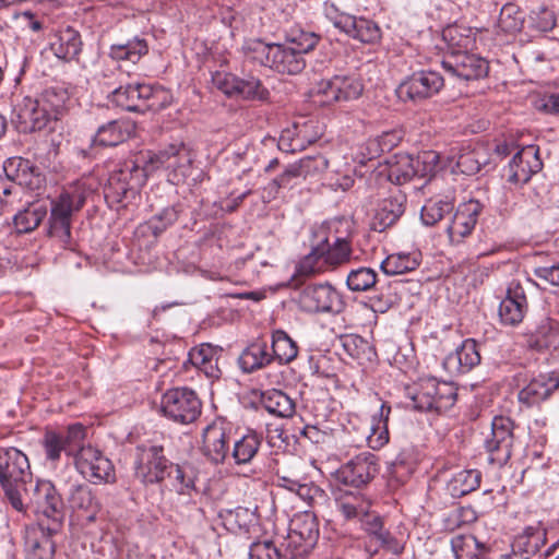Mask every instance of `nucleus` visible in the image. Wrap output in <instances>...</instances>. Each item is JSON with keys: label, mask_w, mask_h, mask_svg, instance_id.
I'll return each mask as SVG.
<instances>
[{"label": "nucleus", "mask_w": 559, "mask_h": 559, "mask_svg": "<svg viewBox=\"0 0 559 559\" xmlns=\"http://www.w3.org/2000/svg\"><path fill=\"white\" fill-rule=\"evenodd\" d=\"M146 181V171L136 159H127L114 169L104 186V198L111 209L127 207Z\"/></svg>", "instance_id": "obj_1"}, {"label": "nucleus", "mask_w": 559, "mask_h": 559, "mask_svg": "<svg viewBox=\"0 0 559 559\" xmlns=\"http://www.w3.org/2000/svg\"><path fill=\"white\" fill-rule=\"evenodd\" d=\"M32 472L27 456L16 448L0 449V486L16 511L24 508L22 491L27 492Z\"/></svg>", "instance_id": "obj_2"}, {"label": "nucleus", "mask_w": 559, "mask_h": 559, "mask_svg": "<svg viewBox=\"0 0 559 559\" xmlns=\"http://www.w3.org/2000/svg\"><path fill=\"white\" fill-rule=\"evenodd\" d=\"M314 237L318 241L312 243L310 252L299 262L300 273L312 274L349 261L352 246L348 238L336 237L331 243L324 229L317 231Z\"/></svg>", "instance_id": "obj_3"}, {"label": "nucleus", "mask_w": 559, "mask_h": 559, "mask_svg": "<svg viewBox=\"0 0 559 559\" xmlns=\"http://www.w3.org/2000/svg\"><path fill=\"white\" fill-rule=\"evenodd\" d=\"M171 463L163 445L143 443L135 447L134 476L145 486L162 484L167 479Z\"/></svg>", "instance_id": "obj_4"}, {"label": "nucleus", "mask_w": 559, "mask_h": 559, "mask_svg": "<svg viewBox=\"0 0 559 559\" xmlns=\"http://www.w3.org/2000/svg\"><path fill=\"white\" fill-rule=\"evenodd\" d=\"M439 155L433 151L423 152L413 157L409 154H396L394 160L389 163L388 179L402 186L414 177H431L437 170Z\"/></svg>", "instance_id": "obj_5"}, {"label": "nucleus", "mask_w": 559, "mask_h": 559, "mask_svg": "<svg viewBox=\"0 0 559 559\" xmlns=\"http://www.w3.org/2000/svg\"><path fill=\"white\" fill-rule=\"evenodd\" d=\"M160 412L166 418L177 424L189 425L200 417L202 402L193 390L174 388L163 394Z\"/></svg>", "instance_id": "obj_6"}, {"label": "nucleus", "mask_w": 559, "mask_h": 559, "mask_svg": "<svg viewBox=\"0 0 559 559\" xmlns=\"http://www.w3.org/2000/svg\"><path fill=\"white\" fill-rule=\"evenodd\" d=\"M85 438L86 428L80 423L69 425L63 431L47 429L41 439L46 460L56 465L62 453L74 457Z\"/></svg>", "instance_id": "obj_7"}, {"label": "nucleus", "mask_w": 559, "mask_h": 559, "mask_svg": "<svg viewBox=\"0 0 559 559\" xmlns=\"http://www.w3.org/2000/svg\"><path fill=\"white\" fill-rule=\"evenodd\" d=\"M324 14L336 28L361 43L374 44L381 38V29L376 22L343 12L332 2L324 3Z\"/></svg>", "instance_id": "obj_8"}, {"label": "nucleus", "mask_w": 559, "mask_h": 559, "mask_svg": "<svg viewBox=\"0 0 559 559\" xmlns=\"http://www.w3.org/2000/svg\"><path fill=\"white\" fill-rule=\"evenodd\" d=\"M514 421L510 417L495 416L490 433L484 440L488 461L498 467L504 466L512 456Z\"/></svg>", "instance_id": "obj_9"}, {"label": "nucleus", "mask_w": 559, "mask_h": 559, "mask_svg": "<svg viewBox=\"0 0 559 559\" xmlns=\"http://www.w3.org/2000/svg\"><path fill=\"white\" fill-rule=\"evenodd\" d=\"M213 83L228 97L261 103L270 99V91L259 78L251 74L239 78L233 73L216 72L213 75Z\"/></svg>", "instance_id": "obj_10"}, {"label": "nucleus", "mask_w": 559, "mask_h": 559, "mask_svg": "<svg viewBox=\"0 0 559 559\" xmlns=\"http://www.w3.org/2000/svg\"><path fill=\"white\" fill-rule=\"evenodd\" d=\"M319 539V523L313 513L304 512L290 521L289 532L284 544L286 551L296 559H304L313 549Z\"/></svg>", "instance_id": "obj_11"}, {"label": "nucleus", "mask_w": 559, "mask_h": 559, "mask_svg": "<svg viewBox=\"0 0 559 559\" xmlns=\"http://www.w3.org/2000/svg\"><path fill=\"white\" fill-rule=\"evenodd\" d=\"M378 472V457L370 452H361L342 464L333 476L337 485L362 489Z\"/></svg>", "instance_id": "obj_12"}, {"label": "nucleus", "mask_w": 559, "mask_h": 559, "mask_svg": "<svg viewBox=\"0 0 559 559\" xmlns=\"http://www.w3.org/2000/svg\"><path fill=\"white\" fill-rule=\"evenodd\" d=\"M364 84L356 74H337L331 79L321 80L313 87V95L321 97L322 105L337 102H349L361 96Z\"/></svg>", "instance_id": "obj_13"}, {"label": "nucleus", "mask_w": 559, "mask_h": 559, "mask_svg": "<svg viewBox=\"0 0 559 559\" xmlns=\"http://www.w3.org/2000/svg\"><path fill=\"white\" fill-rule=\"evenodd\" d=\"M298 302L300 308L309 313L338 314L346 306L343 296L330 284H313L304 287Z\"/></svg>", "instance_id": "obj_14"}, {"label": "nucleus", "mask_w": 559, "mask_h": 559, "mask_svg": "<svg viewBox=\"0 0 559 559\" xmlns=\"http://www.w3.org/2000/svg\"><path fill=\"white\" fill-rule=\"evenodd\" d=\"M193 158L194 154L186 143L174 142L156 153L150 160L157 167L165 166L170 169L169 180L179 185L191 175Z\"/></svg>", "instance_id": "obj_15"}, {"label": "nucleus", "mask_w": 559, "mask_h": 559, "mask_svg": "<svg viewBox=\"0 0 559 559\" xmlns=\"http://www.w3.org/2000/svg\"><path fill=\"white\" fill-rule=\"evenodd\" d=\"M74 464L78 472L94 484L111 483L115 480V469L111 461L103 453L82 443L74 456Z\"/></svg>", "instance_id": "obj_16"}, {"label": "nucleus", "mask_w": 559, "mask_h": 559, "mask_svg": "<svg viewBox=\"0 0 559 559\" xmlns=\"http://www.w3.org/2000/svg\"><path fill=\"white\" fill-rule=\"evenodd\" d=\"M443 85L444 79L439 72L420 70L400 83L396 95L403 102H420L439 93Z\"/></svg>", "instance_id": "obj_17"}, {"label": "nucleus", "mask_w": 559, "mask_h": 559, "mask_svg": "<svg viewBox=\"0 0 559 559\" xmlns=\"http://www.w3.org/2000/svg\"><path fill=\"white\" fill-rule=\"evenodd\" d=\"M158 94L163 95L162 86H153L145 83H123L111 90L107 99L117 107L132 112H145V103L152 100Z\"/></svg>", "instance_id": "obj_18"}, {"label": "nucleus", "mask_w": 559, "mask_h": 559, "mask_svg": "<svg viewBox=\"0 0 559 559\" xmlns=\"http://www.w3.org/2000/svg\"><path fill=\"white\" fill-rule=\"evenodd\" d=\"M442 68L450 78L467 82L487 76L489 63L466 50H453L443 59Z\"/></svg>", "instance_id": "obj_19"}, {"label": "nucleus", "mask_w": 559, "mask_h": 559, "mask_svg": "<svg viewBox=\"0 0 559 559\" xmlns=\"http://www.w3.org/2000/svg\"><path fill=\"white\" fill-rule=\"evenodd\" d=\"M542 169L539 148L535 145H527L519 150L510 160L506 169L507 180L510 183L524 185Z\"/></svg>", "instance_id": "obj_20"}, {"label": "nucleus", "mask_w": 559, "mask_h": 559, "mask_svg": "<svg viewBox=\"0 0 559 559\" xmlns=\"http://www.w3.org/2000/svg\"><path fill=\"white\" fill-rule=\"evenodd\" d=\"M230 428L222 420H214L203 431V454L214 464H222L230 455Z\"/></svg>", "instance_id": "obj_21"}, {"label": "nucleus", "mask_w": 559, "mask_h": 559, "mask_svg": "<svg viewBox=\"0 0 559 559\" xmlns=\"http://www.w3.org/2000/svg\"><path fill=\"white\" fill-rule=\"evenodd\" d=\"M528 310V302L524 287L520 282L509 283L506 296L499 305V318L503 325H519Z\"/></svg>", "instance_id": "obj_22"}, {"label": "nucleus", "mask_w": 559, "mask_h": 559, "mask_svg": "<svg viewBox=\"0 0 559 559\" xmlns=\"http://www.w3.org/2000/svg\"><path fill=\"white\" fill-rule=\"evenodd\" d=\"M525 346L532 350L545 352L559 348V322L542 317L523 334Z\"/></svg>", "instance_id": "obj_23"}, {"label": "nucleus", "mask_w": 559, "mask_h": 559, "mask_svg": "<svg viewBox=\"0 0 559 559\" xmlns=\"http://www.w3.org/2000/svg\"><path fill=\"white\" fill-rule=\"evenodd\" d=\"M13 114L22 132H35L45 129L55 119L51 112L41 106L38 98L26 96L19 103Z\"/></svg>", "instance_id": "obj_24"}, {"label": "nucleus", "mask_w": 559, "mask_h": 559, "mask_svg": "<svg viewBox=\"0 0 559 559\" xmlns=\"http://www.w3.org/2000/svg\"><path fill=\"white\" fill-rule=\"evenodd\" d=\"M58 528L45 527L41 523L27 526L24 535L26 559H53L56 544L52 535Z\"/></svg>", "instance_id": "obj_25"}, {"label": "nucleus", "mask_w": 559, "mask_h": 559, "mask_svg": "<svg viewBox=\"0 0 559 559\" xmlns=\"http://www.w3.org/2000/svg\"><path fill=\"white\" fill-rule=\"evenodd\" d=\"M480 360L477 342L473 338H466L443 359L442 366L451 376H462L476 368Z\"/></svg>", "instance_id": "obj_26"}, {"label": "nucleus", "mask_w": 559, "mask_h": 559, "mask_svg": "<svg viewBox=\"0 0 559 559\" xmlns=\"http://www.w3.org/2000/svg\"><path fill=\"white\" fill-rule=\"evenodd\" d=\"M559 388V374L555 371L539 373L520 390L519 402L530 408L539 405Z\"/></svg>", "instance_id": "obj_27"}, {"label": "nucleus", "mask_w": 559, "mask_h": 559, "mask_svg": "<svg viewBox=\"0 0 559 559\" xmlns=\"http://www.w3.org/2000/svg\"><path fill=\"white\" fill-rule=\"evenodd\" d=\"M35 501L43 514L51 520L49 527L59 530L63 518V501L51 481H37L34 487Z\"/></svg>", "instance_id": "obj_28"}, {"label": "nucleus", "mask_w": 559, "mask_h": 559, "mask_svg": "<svg viewBox=\"0 0 559 559\" xmlns=\"http://www.w3.org/2000/svg\"><path fill=\"white\" fill-rule=\"evenodd\" d=\"M406 194L400 189L391 191L388 198L381 200L378 204L372 218V229L384 231L393 226L405 212Z\"/></svg>", "instance_id": "obj_29"}, {"label": "nucleus", "mask_w": 559, "mask_h": 559, "mask_svg": "<svg viewBox=\"0 0 559 559\" xmlns=\"http://www.w3.org/2000/svg\"><path fill=\"white\" fill-rule=\"evenodd\" d=\"M484 209V205L478 201L471 199L459 205L451 224L448 226L447 231L450 238L460 240L472 234L478 217Z\"/></svg>", "instance_id": "obj_30"}, {"label": "nucleus", "mask_w": 559, "mask_h": 559, "mask_svg": "<svg viewBox=\"0 0 559 559\" xmlns=\"http://www.w3.org/2000/svg\"><path fill=\"white\" fill-rule=\"evenodd\" d=\"M3 171L8 180L24 186L29 190L39 189L44 177L28 159L14 156L8 158L3 164Z\"/></svg>", "instance_id": "obj_31"}, {"label": "nucleus", "mask_w": 559, "mask_h": 559, "mask_svg": "<svg viewBox=\"0 0 559 559\" xmlns=\"http://www.w3.org/2000/svg\"><path fill=\"white\" fill-rule=\"evenodd\" d=\"M546 530L542 523L526 526L521 534H519L513 543L512 549L514 555H519L522 559H530V557L540 551L542 547L546 544Z\"/></svg>", "instance_id": "obj_32"}, {"label": "nucleus", "mask_w": 559, "mask_h": 559, "mask_svg": "<svg viewBox=\"0 0 559 559\" xmlns=\"http://www.w3.org/2000/svg\"><path fill=\"white\" fill-rule=\"evenodd\" d=\"M135 132V124L126 119H117L100 126L93 138V142L102 146H116Z\"/></svg>", "instance_id": "obj_33"}, {"label": "nucleus", "mask_w": 559, "mask_h": 559, "mask_svg": "<svg viewBox=\"0 0 559 559\" xmlns=\"http://www.w3.org/2000/svg\"><path fill=\"white\" fill-rule=\"evenodd\" d=\"M222 348L211 344H201L190 349L188 362L202 371L210 379H219L222 371L218 367V356Z\"/></svg>", "instance_id": "obj_34"}, {"label": "nucleus", "mask_w": 559, "mask_h": 559, "mask_svg": "<svg viewBox=\"0 0 559 559\" xmlns=\"http://www.w3.org/2000/svg\"><path fill=\"white\" fill-rule=\"evenodd\" d=\"M167 478L171 480L175 491L181 496L191 497L193 493H200L198 488L199 472L190 462L171 463Z\"/></svg>", "instance_id": "obj_35"}, {"label": "nucleus", "mask_w": 559, "mask_h": 559, "mask_svg": "<svg viewBox=\"0 0 559 559\" xmlns=\"http://www.w3.org/2000/svg\"><path fill=\"white\" fill-rule=\"evenodd\" d=\"M68 503L74 511L84 513L87 521L96 520L100 511V503L92 489L84 484L72 485L68 495Z\"/></svg>", "instance_id": "obj_36"}, {"label": "nucleus", "mask_w": 559, "mask_h": 559, "mask_svg": "<svg viewBox=\"0 0 559 559\" xmlns=\"http://www.w3.org/2000/svg\"><path fill=\"white\" fill-rule=\"evenodd\" d=\"M86 201L85 192L80 188L61 192L50 203V216L72 222V216L79 212Z\"/></svg>", "instance_id": "obj_37"}, {"label": "nucleus", "mask_w": 559, "mask_h": 559, "mask_svg": "<svg viewBox=\"0 0 559 559\" xmlns=\"http://www.w3.org/2000/svg\"><path fill=\"white\" fill-rule=\"evenodd\" d=\"M270 69L281 74L296 75L306 67V60L288 45L277 44L274 53L271 55Z\"/></svg>", "instance_id": "obj_38"}, {"label": "nucleus", "mask_w": 559, "mask_h": 559, "mask_svg": "<svg viewBox=\"0 0 559 559\" xmlns=\"http://www.w3.org/2000/svg\"><path fill=\"white\" fill-rule=\"evenodd\" d=\"M273 361V356L267 350V344L257 341L248 345L238 358V365L245 373H252Z\"/></svg>", "instance_id": "obj_39"}, {"label": "nucleus", "mask_w": 559, "mask_h": 559, "mask_svg": "<svg viewBox=\"0 0 559 559\" xmlns=\"http://www.w3.org/2000/svg\"><path fill=\"white\" fill-rule=\"evenodd\" d=\"M481 480V473L477 469H462L454 473L447 481V491L452 498H461L476 490Z\"/></svg>", "instance_id": "obj_40"}, {"label": "nucleus", "mask_w": 559, "mask_h": 559, "mask_svg": "<svg viewBox=\"0 0 559 559\" xmlns=\"http://www.w3.org/2000/svg\"><path fill=\"white\" fill-rule=\"evenodd\" d=\"M47 206L39 202H31L13 217V224L19 234L35 230L47 216Z\"/></svg>", "instance_id": "obj_41"}, {"label": "nucleus", "mask_w": 559, "mask_h": 559, "mask_svg": "<svg viewBox=\"0 0 559 559\" xmlns=\"http://www.w3.org/2000/svg\"><path fill=\"white\" fill-rule=\"evenodd\" d=\"M260 403L269 414L277 417H292L296 411L294 400L281 390L263 392Z\"/></svg>", "instance_id": "obj_42"}, {"label": "nucleus", "mask_w": 559, "mask_h": 559, "mask_svg": "<svg viewBox=\"0 0 559 559\" xmlns=\"http://www.w3.org/2000/svg\"><path fill=\"white\" fill-rule=\"evenodd\" d=\"M262 444V437L254 431L243 435L234 441L229 457L237 465H245L252 462Z\"/></svg>", "instance_id": "obj_43"}, {"label": "nucleus", "mask_w": 559, "mask_h": 559, "mask_svg": "<svg viewBox=\"0 0 559 559\" xmlns=\"http://www.w3.org/2000/svg\"><path fill=\"white\" fill-rule=\"evenodd\" d=\"M185 209L186 206L181 202L166 206L145 222L143 227L153 236L158 237L178 221Z\"/></svg>", "instance_id": "obj_44"}, {"label": "nucleus", "mask_w": 559, "mask_h": 559, "mask_svg": "<svg viewBox=\"0 0 559 559\" xmlns=\"http://www.w3.org/2000/svg\"><path fill=\"white\" fill-rule=\"evenodd\" d=\"M420 264V253L399 252L388 255L380 264L385 275H400L416 270Z\"/></svg>", "instance_id": "obj_45"}, {"label": "nucleus", "mask_w": 559, "mask_h": 559, "mask_svg": "<svg viewBox=\"0 0 559 559\" xmlns=\"http://www.w3.org/2000/svg\"><path fill=\"white\" fill-rule=\"evenodd\" d=\"M81 46L80 34L68 27L60 33L56 41L51 43L50 48L57 58L69 61L79 56Z\"/></svg>", "instance_id": "obj_46"}, {"label": "nucleus", "mask_w": 559, "mask_h": 559, "mask_svg": "<svg viewBox=\"0 0 559 559\" xmlns=\"http://www.w3.org/2000/svg\"><path fill=\"white\" fill-rule=\"evenodd\" d=\"M219 518L228 531L231 532H249V527L257 522L254 511L245 507H237L235 509H222Z\"/></svg>", "instance_id": "obj_47"}, {"label": "nucleus", "mask_w": 559, "mask_h": 559, "mask_svg": "<svg viewBox=\"0 0 559 559\" xmlns=\"http://www.w3.org/2000/svg\"><path fill=\"white\" fill-rule=\"evenodd\" d=\"M454 559H484L487 548L473 535H456L451 539Z\"/></svg>", "instance_id": "obj_48"}, {"label": "nucleus", "mask_w": 559, "mask_h": 559, "mask_svg": "<svg viewBox=\"0 0 559 559\" xmlns=\"http://www.w3.org/2000/svg\"><path fill=\"white\" fill-rule=\"evenodd\" d=\"M399 285L397 281L389 282L386 280H380L377 288H372L376 294L369 297V307L376 313H385L394 305L399 302V298L395 292V286Z\"/></svg>", "instance_id": "obj_49"}, {"label": "nucleus", "mask_w": 559, "mask_h": 559, "mask_svg": "<svg viewBox=\"0 0 559 559\" xmlns=\"http://www.w3.org/2000/svg\"><path fill=\"white\" fill-rule=\"evenodd\" d=\"M391 414V406L382 403L377 415L372 416L370 435L368 436L369 445L372 449H380L389 442L388 421Z\"/></svg>", "instance_id": "obj_50"}, {"label": "nucleus", "mask_w": 559, "mask_h": 559, "mask_svg": "<svg viewBox=\"0 0 559 559\" xmlns=\"http://www.w3.org/2000/svg\"><path fill=\"white\" fill-rule=\"evenodd\" d=\"M272 356L273 360L280 364H289L298 355V346L289 335L283 330H276L272 333Z\"/></svg>", "instance_id": "obj_51"}, {"label": "nucleus", "mask_w": 559, "mask_h": 559, "mask_svg": "<svg viewBox=\"0 0 559 559\" xmlns=\"http://www.w3.org/2000/svg\"><path fill=\"white\" fill-rule=\"evenodd\" d=\"M147 53V45L142 39L129 40L126 44H114L109 48L108 57L112 61H130L135 64L142 56Z\"/></svg>", "instance_id": "obj_52"}, {"label": "nucleus", "mask_w": 559, "mask_h": 559, "mask_svg": "<svg viewBox=\"0 0 559 559\" xmlns=\"http://www.w3.org/2000/svg\"><path fill=\"white\" fill-rule=\"evenodd\" d=\"M249 559H296L294 555L286 551V545L280 546L272 539L258 540L250 545Z\"/></svg>", "instance_id": "obj_53"}, {"label": "nucleus", "mask_w": 559, "mask_h": 559, "mask_svg": "<svg viewBox=\"0 0 559 559\" xmlns=\"http://www.w3.org/2000/svg\"><path fill=\"white\" fill-rule=\"evenodd\" d=\"M488 164L489 155L483 147L462 153L456 160L459 171L467 176L478 174Z\"/></svg>", "instance_id": "obj_54"}, {"label": "nucleus", "mask_w": 559, "mask_h": 559, "mask_svg": "<svg viewBox=\"0 0 559 559\" xmlns=\"http://www.w3.org/2000/svg\"><path fill=\"white\" fill-rule=\"evenodd\" d=\"M342 345L345 352L359 364L372 361L377 356L369 342L358 335L350 334L342 337Z\"/></svg>", "instance_id": "obj_55"}, {"label": "nucleus", "mask_w": 559, "mask_h": 559, "mask_svg": "<svg viewBox=\"0 0 559 559\" xmlns=\"http://www.w3.org/2000/svg\"><path fill=\"white\" fill-rule=\"evenodd\" d=\"M380 280L373 269L360 266L348 273L346 284L352 292H367L377 288Z\"/></svg>", "instance_id": "obj_56"}, {"label": "nucleus", "mask_w": 559, "mask_h": 559, "mask_svg": "<svg viewBox=\"0 0 559 559\" xmlns=\"http://www.w3.org/2000/svg\"><path fill=\"white\" fill-rule=\"evenodd\" d=\"M454 209L448 199L428 200L421 207L420 218L427 226H433L445 215H450Z\"/></svg>", "instance_id": "obj_57"}, {"label": "nucleus", "mask_w": 559, "mask_h": 559, "mask_svg": "<svg viewBox=\"0 0 559 559\" xmlns=\"http://www.w3.org/2000/svg\"><path fill=\"white\" fill-rule=\"evenodd\" d=\"M302 177L297 168L296 163L289 164L285 167L281 175L271 180L263 189L262 199L264 202L274 200L282 188L288 187L296 178Z\"/></svg>", "instance_id": "obj_58"}, {"label": "nucleus", "mask_w": 559, "mask_h": 559, "mask_svg": "<svg viewBox=\"0 0 559 559\" xmlns=\"http://www.w3.org/2000/svg\"><path fill=\"white\" fill-rule=\"evenodd\" d=\"M277 44H265L260 39L248 40L242 50L247 59L263 67H271L272 57Z\"/></svg>", "instance_id": "obj_59"}, {"label": "nucleus", "mask_w": 559, "mask_h": 559, "mask_svg": "<svg viewBox=\"0 0 559 559\" xmlns=\"http://www.w3.org/2000/svg\"><path fill=\"white\" fill-rule=\"evenodd\" d=\"M436 394V412L442 413L450 409L456 402L457 388L453 382L438 381L433 378V385Z\"/></svg>", "instance_id": "obj_60"}, {"label": "nucleus", "mask_w": 559, "mask_h": 559, "mask_svg": "<svg viewBox=\"0 0 559 559\" xmlns=\"http://www.w3.org/2000/svg\"><path fill=\"white\" fill-rule=\"evenodd\" d=\"M433 378L421 379L418 389L412 396L415 408L424 412H436Z\"/></svg>", "instance_id": "obj_61"}, {"label": "nucleus", "mask_w": 559, "mask_h": 559, "mask_svg": "<svg viewBox=\"0 0 559 559\" xmlns=\"http://www.w3.org/2000/svg\"><path fill=\"white\" fill-rule=\"evenodd\" d=\"M498 23L506 33L520 32L524 24V13L518 5L507 3L501 8Z\"/></svg>", "instance_id": "obj_62"}, {"label": "nucleus", "mask_w": 559, "mask_h": 559, "mask_svg": "<svg viewBox=\"0 0 559 559\" xmlns=\"http://www.w3.org/2000/svg\"><path fill=\"white\" fill-rule=\"evenodd\" d=\"M320 40V35L304 29H292L287 36L288 46L304 57L313 50Z\"/></svg>", "instance_id": "obj_63"}, {"label": "nucleus", "mask_w": 559, "mask_h": 559, "mask_svg": "<svg viewBox=\"0 0 559 559\" xmlns=\"http://www.w3.org/2000/svg\"><path fill=\"white\" fill-rule=\"evenodd\" d=\"M528 23L532 28L538 32H549L556 25V16L548 7L540 5L531 11Z\"/></svg>", "instance_id": "obj_64"}]
</instances>
